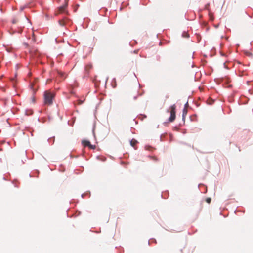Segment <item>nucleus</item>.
<instances>
[{
    "label": "nucleus",
    "instance_id": "nucleus-1",
    "mask_svg": "<svg viewBox=\"0 0 253 253\" xmlns=\"http://www.w3.org/2000/svg\"><path fill=\"white\" fill-rule=\"evenodd\" d=\"M55 94L49 90L44 92V103L45 105H51L53 103L54 99Z\"/></svg>",
    "mask_w": 253,
    "mask_h": 253
},
{
    "label": "nucleus",
    "instance_id": "nucleus-2",
    "mask_svg": "<svg viewBox=\"0 0 253 253\" xmlns=\"http://www.w3.org/2000/svg\"><path fill=\"white\" fill-rule=\"evenodd\" d=\"M170 111L169 110H167V112H170V116L168 119V120L169 122H173L176 117V105L173 104L171 105L169 107Z\"/></svg>",
    "mask_w": 253,
    "mask_h": 253
},
{
    "label": "nucleus",
    "instance_id": "nucleus-3",
    "mask_svg": "<svg viewBox=\"0 0 253 253\" xmlns=\"http://www.w3.org/2000/svg\"><path fill=\"white\" fill-rule=\"evenodd\" d=\"M82 144L84 147H88L91 149H94L95 148V146L91 144L90 142L88 140H83Z\"/></svg>",
    "mask_w": 253,
    "mask_h": 253
},
{
    "label": "nucleus",
    "instance_id": "nucleus-4",
    "mask_svg": "<svg viewBox=\"0 0 253 253\" xmlns=\"http://www.w3.org/2000/svg\"><path fill=\"white\" fill-rule=\"evenodd\" d=\"M67 2L65 1V4L59 8V11L60 13H63L65 11L66 9L67 8Z\"/></svg>",
    "mask_w": 253,
    "mask_h": 253
},
{
    "label": "nucleus",
    "instance_id": "nucleus-5",
    "mask_svg": "<svg viewBox=\"0 0 253 253\" xmlns=\"http://www.w3.org/2000/svg\"><path fill=\"white\" fill-rule=\"evenodd\" d=\"M92 68V65L90 64H87L86 65L85 67V71L86 73L88 75L89 70H91Z\"/></svg>",
    "mask_w": 253,
    "mask_h": 253
},
{
    "label": "nucleus",
    "instance_id": "nucleus-6",
    "mask_svg": "<svg viewBox=\"0 0 253 253\" xmlns=\"http://www.w3.org/2000/svg\"><path fill=\"white\" fill-rule=\"evenodd\" d=\"M187 110L186 108H184L183 110V112H182V119L183 120H184L185 119V117L186 116V115H187Z\"/></svg>",
    "mask_w": 253,
    "mask_h": 253
},
{
    "label": "nucleus",
    "instance_id": "nucleus-7",
    "mask_svg": "<svg viewBox=\"0 0 253 253\" xmlns=\"http://www.w3.org/2000/svg\"><path fill=\"white\" fill-rule=\"evenodd\" d=\"M137 143V140L133 139H132L131 141H130V145L133 147H135V145H136V144Z\"/></svg>",
    "mask_w": 253,
    "mask_h": 253
},
{
    "label": "nucleus",
    "instance_id": "nucleus-8",
    "mask_svg": "<svg viewBox=\"0 0 253 253\" xmlns=\"http://www.w3.org/2000/svg\"><path fill=\"white\" fill-rule=\"evenodd\" d=\"M182 36L184 37L188 38L189 37V35L186 32H184L182 34Z\"/></svg>",
    "mask_w": 253,
    "mask_h": 253
},
{
    "label": "nucleus",
    "instance_id": "nucleus-9",
    "mask_svg": "<svg viewBox=\"0 0 253 253\" xmlns=\"http://www.w3.org/2000/svg\"><path fill=\"white\" fill-rule=\"evenodd\" d=\"M206 201L207 203H210L211 202V198H207L206 199Z\"/></svg>",
    "mask_w": 253,
    "mask_h": 253
},
{
    "label": "nucleus",
    "instance_id": "nucleus-10",
    "mask_svg": "<svg viewBox=\"0 0 253 253\" xmlns=\"http://www.w3.org/2000/svg\"><path fill=\"white\" fill-rule=\"evenodd\" d=\"M59 23L61 26H63L65 24L63 20H59Z\"/></svg>",
    "mask_w": 253,
    "mask_h": 253
},
{
    "label": "nucleus",
    "instance_id": "nucleus-11",
    "mask_svg": "<svg viewBox=\"0 0 253 253\" xmlns=\"http://www.w3.org/2000/svg\"><path fill=\"white\" fill-rule=\"evenodd\" d=\"M18 21V20L17 19H14L13 20H12V23L13 24H15Z\"/></svg>",
    "mask_w": 253,
    "mask_h": 253
},
{
    "label": "nucleus",
    "instance_id": "nucleus-12",
    "mask_svg": "<svg viewBox=\"0 0 253 253\" xmlns=\"http://www.w3.org/2000/svg\"><path fill=\"white\" fill-rule=\"evenodd\" d=\"M83 102L82 101H81V100H79V104H82V103H83Z\"/></svg>",
    "mask_w": 253,
    "mask_h": 253
},
{
    "label": "nucleus",
    "instance_id": "nucleus-13",
    "mask_svg": "<svg viewBox=\"0 0 253 253\" xmlns=\"http://www.w3.org/2000/svg\"><path fill=\"white\" fill-rule=\"evenodd\" d=\"M137 97L136 96H134L133 98H134V100H135L136 99Z\"/></svg>",
    "mask_w": 253,
    "mask_h": 253
},
{
    "label": "nucleus",
    "instance_id": "nucleus-14",
    "mask_svg": "<svg viewBox=\"0 0 253 253\" xmlns=\"http://www.w3.org/2000/svg\"><path fill=\"white\" fill-rule=\"evenodd\" d=\"M154 159L157 160V159H156L155 158H154Z\"/></svg>",
    "mask_w": 253,
    "mask_h": 253
}]
</instances>
